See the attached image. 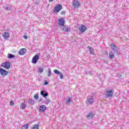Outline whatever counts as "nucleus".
I'll return each instance as SVG.
<instances>
[{
    "mask_svg": "<svg viewBox=\"0 0 129 129\" xmlns=\"http://www.w3.org/2000/svg\"><path fill=\"white\" fill-rule=\"evenodd\" d=\"M8 58L9 59H13V58H15V55H14V54L9 53L8 54Z\"/></svg>",
    "mask_w": 129,
    "mask_h": 129,
    "instance_id": "obj_23",
    "label": "nucleus"
},
{
    "mask_svg": "<svg viewBox=\"0 0 129 129\" xmlns=\"http://www.w3.org/2000/svg\"><path fill=\"white\" fill-rule=\"evenodd\" d=\"M2 36L5 40H8L10 38V33L8 32H5L2 34Z\"/></svg>",
    "mask_w": 129,
    "mask_h": 129,
    "instance_id": "obj_8",
    "label": "nucleus"
},
{
    "mask_svg": "<svg viewBox=\"0 0 129 129\" xmlns=\"http://www.w3.org/2000/svg\"><path fill=\"white\" fill-rule=\"evenodd\" d=\"M35 4H37V3H35Z\"/></svg>",
    "mask_w": 129,
    "mask_h": 129,
    "instance_id": "obj_37",
    "label": "nucleus"
},
{
    "mask_svg": "<svg viewBox=\"0 0 129 129\" xmlns=\"http://www.w3.org/2000/svg\"><path fill=\"white\" fill-rule=\"evenodd\" d=\"M31 129H39V125H34Z\"/></svg>",
    "mask_w": 129,
    "mask_h": 129,
    "instance_id": "obj_25",
    "label": "nucleus"
},
{
    "mask_svg": "<svg viewBox=\"0 0 129 129\" xmlns=\"http://www.w3.org/2000/svg\"><path fill=\"white\" fill-rule=\"evenodd\" d=\"M94 101V99H93V97L91 96L89 99H88L87 100V102H88L89 104H92Z\"/></svg>",
    "mask_w": 129,
    "mask_h": 129,
    "instance_id": "obj_15",
    "label": "nucleus"
},
{
    "mask_svg": "<svg viewBox=\"0 0 129 129\" xmlns=\"http://www.w3.org/2000/svg\"><path fill=\"white\" fill-rule=\"evenodd\" d=\"M79 30L81 32V33H84L85 31L87 30V28L85 25H82L81 27H79Z\"/></svg>",
    "mask_w": 129,
    "mask_h": 129,
    "instance_id": "obj_10",
    "label": "nucleus"
},
{
    "mask_svg": "<svg viewBox=\"0 0 129 129\" xmlns=\"http://www.w3.org/2000/svg\"><path fill=\"white\" fill-rule=\"evenodd\" d=\"M86 74H90V75H92V72H91V71H88V72H86Z\"/></svg>",
    "mask_w": 129,
    "mask_h": 129,
    "instance_id": "obj_31",
    "label": "nucleus"
},
{
    "mask_svg": "<svg viewBox=\"0 0 129 129\" xmlns=\"http://www.w3.org/2000/svg\"><path fill=\"white\" fill-rule=\"evenodd\" d=\"M110 46L112 48V50H113V51H114V52L116 53V54H117V55H119V52H118V50H117V47H116V45L111 43L110 44Z\"/></svg>",
    "mask_w": 129,
    "mask_h": 129,
    "instance_id": "obj_2",
    "label": "nucleus"
},
{
    "mask_svg": "<svg viewBox=\"0 0 129 129\" xmlns=\"http://www.w3.org/2000/svg\"><path fill=\"white\" fill-rule=\"evenodd\" d=\"M54 73H55V74H57L58 75H59L60 79H63V74H62V73L60 72L57 70H54Z\"/></svg>",
    "mask_w": 129,
    "mask_h": 129,
    "instance_id": "obj_9",
    "label": "nucleus"
},
{
    "mask_svg": "<svg viewBox=\"0 0 129 129\" xmlns=\"http://www.w3.org/2000/svg\"><path fill=\"white\" fill-rule=\"evenodd\" d=\"M15 103H14V101H11L10 103V106H13Z\"/></svg>",
    "mask_w": 129,
    "mask_h": 129,
    "instance_id": "obj_30",
    "label": "nucleus"
},
{
    "mask_svg": "<svg viewBox=\"0 0 129 129\" xmlns=\"http://www.w3.org/2000/svg\"><path fill=\"white\" fill-rule=\"evenodd\" d=\"M73 6L75 8V9H78L80 7V3L78 0H73Z\"/></svg>",
    "mask_w": 129,
    "mask_h": 129,
    "instance_id": "obj_3",
    "label": "nucleus"
},
{
    "mask_svg": "<svg viewBox=\"0 0 129 129\" xmlns=\"http://www.w3.org/2000/svg\"><path fill=\"white\" fill-rule=\"evenodd\" d=\"M72 100H73V98L72 97L68 98L66 102V104H70V103L72 102Z\"/></svg>",
    "mask_w": 129,
    "mask_h": 129,
    "instance_id": "obj_17",
    "label": "nucleus"
},
{
    "mask_svg": "<svg viewBox=\"0 0 129 129\" xmlns=\"http://www.w3.org/2000/svg\"><path fill=\"white\" fill-rule=\"evenodd\" d=\"M23 38H24V39H28V36H26V35H24Z\"/></svg>",
    "mask_w": 129,
    "mask_h": 129,
    "instance_id": "obj_34",
    "label": "nucleus"
},
{
    "mask_svg": "<svg viewBox=\"0 0 129 129\" xmlns=\"http://www.w3.org/2000/svg\"><path fill=\"white\" fill-rule=\"evenodd\" d=\"M43 71H44V68L42 67L39 68L38 72L39 73H43Z\"/></svg>",
    "mask_w": 129,
    "mask_h": 129,
    "instance_id": "obj_24",
    "label": "nucleus"
},
{
    "mask_svg": "<svg viewBox=\"0 0 129 129\" xmlns=\"http://www.w3.org/2000/svg\"><path fill=\"white\" fill-rule=\"evenodd\" d=\"M61 10H62V6L60 5H58L57 6H55L54 12L55 13H59Z\"/></svg>",
    "mask_w": 129,
    "mask_h": 129,
    "instance_id": "obj_7",
    "label": "nucleus"
},
{
    "mask_svg": "<svg viewBox=\"0 0 129 129\" xmlns=\"http://www.w3.org/2000/svg\"><path fill=\"white\" fill-rule=\"evenodd\" d=\"M61 30L62 31H63V32H65L66 33H69V32H70L71 31L70 27L68 26H64Z\"/></svg>",
    "mask_w": 129,
    "mask_h": 129,
    "instance_id": "obj_13",
    "label": "nucleus"
},
{
    "mask_svg": "<svg viewBox=\"0 0 129 129\" xmlns=\"http://www.w3.org/2000/svg\"><path fill=\"white\" fill-rule=\"evenodd\" d=\"M34 99H35L36 100H37L39 98V95H38V94H36L35 95H34Z\"/></svg>",
    "mask_w": 129,
    "mask_h": 129,
    "instance_id": "obj_27",
    "label": "nucleus"
},
{
    "mask_svg": "<svg viewBox=\"0 0 129 129\" xmlns=\"http://www.w3.org/2000/svg\"><path fill=\"white\" fill-rule=\"evenodd\" d=\"M106 96L108 98H109V97H112V96H113V90H110L109 91H107Z\"/></svg>",
    "mask_w": 129,
    "mask_h": 129,
    "instance_id": "obj_5",
    "label": "nucleus"
},
{
    "mask_svg": "<svg viewBox=\"0 0 129 129\" xmlns=\"http://www.w3.org/2000/svg\"><path fill=\"white\" fill-rule=\"evenodd\" d=\"M88 48L89 49L90 54L93 55V54H94V49H93L92 47H90V46H88Z\"/></svg>",
    "mask_w": 129,
    "mask_h": 129,
    "instance_id": "obj_19",
    "label": "nucleus"
},
{
    "mask_svg": "<svg viewBox=\"0 0 129 129\" xmlns=\"http://www.w3.org/2000/svg\"><path fill=\"white\" fill-rule=\"evenodd\" d=\"M0 74L2 76H7L9 74V72L6 71L4 69H0Z\"/></svg>",
    "mask_w": 129,
    "mask_h": 129,
    "instance_id": "obj_6",
    "label": "nucleus"
},
{
    "mask_svg": "<svg viewBox=\"0 0 129 129\" xmlns=\"http://www.w3.org/2000/svg\"><path fill=\"white\" fill-rule=\"evenodd\" d=\"M44 85H48V81H44Z\"/></svg>",
    "mask_w": 129,
    "mask_h": 129,
    "instance_id": "obj_33",
    "label": "nucleus"
},
{
    "mask_svg": "<svg viewBox=\"0 0 129 129\" xmlns=\"http://www.w3.org/2000/svg\"><path fill=\"white\" fill-rule=\"evenodd\" d=\"M1 67H4L5 69H10V68H11V62L10 61L2 62Z\"/></svg>",
    "mask_w": 129,
    "mask_h": 129,
    "instance_id": "obj_1",
    "label": "nucleus"
},
{
    "mask_svg": "<svg viewBox=\"0 0 129 129\" xmlns=\"http://www.w3.org/2000/svg\"><path fill=\"white\" fill-rule=\"evenodd\" d=\"M93 116H94V114H93L92 113H90L87 115V117H88V119L92 118Z\"/></svg>",
    "mask_w": 129,
    "mask_h": 129,
    "instance_id": "obj_22",
    "label": "nucleus"
},
{
    "mask_svg": "<svg viewBox=\"0 0 129 129\" xmlns=\"http://www.w3.org/2000/svg\"><path fill=\"white\" fill-rule=\"evenodd\" d=\"M20 107L22 109H25L27 107V105L25 103H22L20 105Z\"/></svg>",
    "mask_w": 129,
    "mask_h": 129,
    "instance_id": "obj_20",
    "label": "nucleus"
},
{
    "mask_svg": "<svg viewBox=\"0 0 129 129\" xmlns=\"http://www.w3.org/2000/svg\"><path fill=\"white\" fill-rule=\"evenodd\" d=\"M65 24V21H64V19H58V26H64V25Z\"/></svg>",
    "mask_w": 129,
    "mask_h": 129,
    "instance_id": "obj_12",
    "label": "nucleus"
},
{
    "mask_svg": "<svg viewBox=\"0 0 129 129\" xmlns=\"http://www.w3.org/2000/svg\"><path fill=\"white\" fill-rule=\"evenodd\" d=\"M26 52H27V49L25 48H22L19 52V55H25L26 54Z\"/></svg>",
    "mask_w": 129,
    "mask_h": 129,
    "instance_id": "obj_14",
    "label": "nucleus"
},
{
    "mask_svg": "<svg viewBox=\"0 0 129 129\" xmlns=\"http://www.w3.org/2000/svg\"><path fill=\"white\" fill-rule=\"evenodd\" d=\"M28 103L31 104V105H34V104H35V100H32V99H29L28 100Z\"/></svg>",
    "mask_w": 129,
    "mask_h": 129,
    "instance_id": "obj_21",
    "label": "nucleus"
},
{
    "mask_svg": "<svg viewBox=\"0 0 129 129\" xmlns=\"http://www.w3.org/2000/svg\"><path fill=\"white\" fill-rule=\"evenodd\" d=\"M28 126H29V125L28 124H25L22 126V128L28 129Z\"/></svg>",
    "mask_w": 129,
    "mask_h": 129,
    "instance_id": "obj_26",
    "label": "nucleus"
},
{
    "mask_svg": "<svg viewBox=\"0 0 129 129\" xmlns=\"http://www.w3.org/2000/svg\"><path fill=\"white\" fill-rule=\"evenodd\" d=\"M47 76L48 77H50V76H51V71L50 70L48 71Z\"/></svg>",
    "mask_w": 129,
    "mask_h": 129,
    "instance_id": "obj_28",
    "label": "nucleus"
},
{
    "mask_svg": "<svg viewBox=\"0 0 129 129\" xmlns=\"http://www.w3.org/2000/svg\"><path fill=\"white\" fill-rule=\"evenodd\" d=\"M39 55L37 54L34 55L32 58V63H33V64H36L37 62H38V60H39Z\"/></svg>",
    "mask_w": 129,
    "mask_h": 129,
    "instance_id": "obj_4",
    "label": "nucleus"
},
{
    "mask_svg": "<svg viewBox=\"0 0 129 129\" xmlns=\"http://www.w3.org/2000/svg\"><path fill=\"white\" fill-rule=\"evenodd\" d=\"M49 3H51V2H53V0H48Z\"/></svg>",
    "mask_w": 129,
    "mask_h": 129,
    "instance_id": "obj_36",
    "label": "nucleus"
},
{
    "mask_svg": "<svg viewBox=\"0 0 129 129\" xmlns=\"http://www.w3.org/2000/svg\"><path fill=\"white\" fill-rule=\"evenodd\" d=\"M47 109V107H46V105H41L39 107V111H42V112H44Z\"/></svg>",
    "mask_w": 129,
    "mask_h": 129,
    "instance_id": "obj_11",
    "label": "nucleus"
},
{
    "mask_svg": "<svg viewBox=\"0 0 129 129\" xmlns=\"http://www.w3.org/2000/svg\"><path fill=\"white\" fill-rule=\"evenodd\" d=\"M109 57L112 59H114V53L113 52V51H110L109 53Z\"/></svg>",
    "mask_w": 129,
    "mask_h": 129,
    "instance_id": "obj_18",
    "label": "nucleus"
},
{
    "mask_svg": "<svg viewBox=\"0 0 129 129\" xmlns=\"http://www.w3.org/2000/svg\"><path fill=\"white\" fill-rule=\"evenodd\" d=\"M50 101H50L49 99H47L46 100V101H45V103H46V104H48V103H50Z\"/></svg>",
    "mask_w": 129,
    "mask_h": 129,
    "instance_id": "obj_29",
    "label": "nucleus"
},
{
    "mask_svg": "<svg viewBox=\"0 0 129 129\" xmlns=\"http://www.w3.org/2000/svg\"><path fill=\"white\" fill-rule=\"evenodd\" d=\"M41 95L43 96V97H45V98H47V96L48 95V92H46L45 91H42L40 92Z\"/></svg>",
    "mask_w": 129,
    "mask_h": 129,
    "instance_id": "obj_16",
    "label": "nucleus"
},
{
    "mask_svg": "<svg viewBox=\"0 0 129 129\" xmlns=\"http://www.w3.org/2000/svg\"><path fill=\"white\" fill-rule=\"evenodd\" d=\"M5 10H7V11H9V10H11V7H9L8 6H7L5 7Z\"/></svg>",
    "mask_w": 129,
    "mask_h": 129,
    "instance_id": "obj_32",
    "label": "nucleus"
},
{
    "mask_svg": "<svg viewBox=\"0 0 129 129\" xmlns=\"http://www.w3.org/2000/svg\"><path fill=\"white\" fill-rule=\"evenodd\" d=\"M64 14H65V12L64 11H62L61 12V15H64Z\"/></svg>",
    "mask_w": 129,
    "mask_h": 129,
    "instance_id": "obj_35",
    "label": "nucleus"
}]
</instances>
